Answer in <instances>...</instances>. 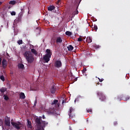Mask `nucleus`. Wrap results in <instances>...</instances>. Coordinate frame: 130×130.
Instances as JSON below:
<instances>
[{"label": "nucleus", "mask_w": 130, "mask_h": 130, "mask_svg": "<svg viewBox=\"0 0 130 130\" xmlns=\"http://www.w3.org/2000/svg\"><path fill=\"white\" fill-rule=\"evenodd\" d=\"M98 79L99 80V82H103V81H104V79H100L98 78Z\"/></svg>", "instance_id": "obj_32"}, {"label": "nucleus", "mask_w": 130, "mask_h": 130, "mask_svg": "<svg viewBox=\"0 0 130 130\" xmlns=\"http://www.w3.org/2000/svg\"><path fill=\"white\" fill-rule=\"evenodd\" d=\"M54 66H55V68H57V69H59V68H61V67L62 66L61 61L58 60H56L55 62Z\"/></svg>", "instance_id": "obj_6"}, {"label": "nucleus", "mask_w": 130, "mask_h": 130, "mask_svg": "<svg viewBox=\"0 0 130 130\" xmlns=\"http://www.w3.org/2000/svg\"><path fill=\"white\" fill-rule=\"evenodd\" d=\"M129 99V96H127L125 98V101H127V100H128Z\"/></svg>", "instance_id": "obj_30"}, {"label": "nucleus", "mask_w": 130, "mask_h": 130, "mask_svg": "<svg viewBox=\"0 0 130 130\" xmlns=\"http://www.w3.org/2000/svg\"><path fill=\"white\" fill-rule=\"evenodd\" d=\"M7 56H9V54L7 53Z\"/></svg>", "instance_id": "obj_46"}, {"label": "nucleus", "mask_w": 130, "mask_h": 130, "mask_svg": "<svg viewBox=\"0 0 130 130\" xmlns=\"http://www.w3.org/2000/svg\"><path fill=\"white\" fill-rule=\"evenodd\" d=\"M70 118H73L75 117L76 115H75V109L73 108V107L70 108V111L69 113Z\"/></svg>", "instance_id": "obj_3"}, {"label": "nucleus", "mask_w": 130, "mask_h": 130, "mask_svg": "<svg viewBox=\"0 0 130 130\" xmlns=\"http://www.w3.org/2000/svg\"><path fill=\"white\" fill-rule=\"evenodd\" d=\"M86 42L87 43H91L92 42V39H91V37H87L86 38Z\"/></svg>", "instance_id": "obj_18"}, {"label": "nucleus", "mask_w": 130, "mask_h": 130, "mask_svg": "<svg viewBox=\"0 0 130 130\" xmlns=\"http://www.w3.org/2000/svg\"><path fill=\"white\" fill-rule=\"evenodd\" d=\"M18 69H20L21 70H24V69H25L24 64H23L22 63H19L18 64Z\"/></svg>", "instance_id": "obj_16"}, {"label": "nucleus", "mask_w": 130, "mask_h": 130, "mask_svg": "<svg viewBox=\"0 0 130 130\" xmlns=\"http://www.w3.org/2000/svg\"><path fill=\"white\" fill-rule=\"evenodd\" d=\"M11 124L14 126L16 129H20L21 128V125H22L20 122H12Z\"/></svg>", "instance_id": "obj_4"}, {"label": "nucleus", "mask_w": 130, "mask_h": 130, "mask_svg": "<svg viewBox=\"0 0 130 130\" xmlns=\"http://www.w3.org/2000/svg\"><path fill=\"white\" fill-rule=\"evenodd\" d=\"M101 86H102V83H101Z\"/></svg>", "instance_id": "obj_49"}, {"label": "nucleus", "mask_w": 130, "mask_h": 130, "mask_svg": "<svg viewBox=\"0 0 130 130\" xmlns=\"http://www.w3.org/2000/svg\"><path fill=\"white\" fill-rule=\"evenodd\" d=\"M78 13L79 11H78V7H77L76 10L70 12V15H72V18H74L76 15H78Z\"/></svg>", "instance_id": "obj_8"}, {"label": "nucleus", "mask_w": 130, "mask_h": 130, "mask_svg": "<svg viewBox=\"0 0 130 130\" xmlns=\"http://www.w3.org/2000/svg\"><path fill=\"white\" fill-rule=\"evenodd\" d=\"M50 57H49V56H47V55H44L43 56V59H44V61H45V62H48V61H49V60H50Z\"/></svg>", "instance_id": "obj_9"}, {"label": "nucleus", "mask_w": 130, "mask_h": 130, "mask_svg": "<svg viewBox=\"0 0 130 130\" xmlns=\"http://www.w3.org/2000/svg\"><path fill=\"white\" fill-rule=\"evenodd\" d=\"M86 71H87V69L86 68H84L82 72V73H85Z\"/></svg>", "instance_id": "obj_33"}, {"label": "nucleus", "mask_w": 130, "mask_h": 130, "mask_svg": "<svg viewBox=\"0 0 130 130\" xmlns=\"http://www.w3.org/2000/svg\"><path fill=\"white\" fill-rule=\"evenodd\" d=\"M0 79L2 81H3V82L5 81V77L4 76V75H2L0 76Z\"/></svg>", "instance_id": "obj_28"}, {"label": "nucleus", "mask_w": 130, "mask_h": 130, "mask_svg": "<svg viewBox=\"0 0 130 130\" xmlns=\"http://www.w3.org/2000/svg\"><path fill=\"white\" fill-rule=\"evenodd\" d=\"M46 52L47 53L45 55H47L48 56L51 57L52 54V52L50 51V49H47L46 51Z\"/></svg>", "instance_id": "obj_12"}, {"label": "nucleus", "mask_w": 130, "mask_h": 130, "mask_svg": "<svg viewBox=\"0 0 130 130\" xmlns=\"http://www.w3.org/2000/svg\"><path fill=\"white\" fill-rule=\"evenodd\" d=\"M62 39H61V38L60 37H58L56 38V43L57 44H58V43H62Z\"/></svg>", "instance_id": "obj_13"}, {"label": "nucleus", "mask_w": 130, "mask_h": 130, "mask_svg": "<svg viewBox=\"0 0 130 130\" xmlns=\"http://www.w3.org/2000/svg\"><path fill=\"white\" fill-rule=\"evenodd\" d=\"M103 67H104V64H103Z\"/></svg>", "instance_id": "obj_50"}, {"label": "nucleus", "mask_w": 130, "mask_h": 130, "mask_svg": "<svg viewBox=\"0 0 130 130\" xmlns=\"http://www.w3.org/2000/svg\"><path fill=\"white\" fill-rule=\"evenodd\" d=\"M55 9V7L53 6H50L49 7H48V11H53Z\"/></svg>", "instance_id": "obj_17"}, {"label": "nucleus", "mask_w": 130, "mask_h": 130, "mask_svg": "<svg viewBox=\"0 0 130 130\" xmlns=\"http://www.w3.org/2000/svg\"><path fill=\"white\" fill-rule=\"evenodd\" d=\"M82 40H82L81 38H79L78 39V41H79V42H82Z\"/></svg>", "instance_id": "obj_31"}, {"label": "nucleus", "mask_w": 130, "mask_h": 130, "mask_svg": "<svg viewBox=\"0 0 130 130\" xmlns=\"http://www.w3.org/2000/svg\"><path fill=\"white\" fill-rule=\"evenodd\" d=\"M35 104H37V100L36 99L35 101Z\"/></svg>", "instance_id": "obj_37"}, {"label": "nucleus", "mask_w": 130, "mask_h": 130, "mask_svg": "<svg viewBox=\"0 0 130 130\" xmlns=\"http://www.w3.org/2000/svg\"><path fill=\"white\" fill-rule=\"evenodd\" d=\"M2 63V57H0V64Z\"/></svg>", "instance_id": "obj_38"}, {"label": "nucleus", "mask_w": 130, "mask_h": 130, "mask_svg": "<svg viewBox=\"0 0 130 130\" xmlns=\"http://www.w3.org/2000/svg\"><path fill=\"white\" fill-rule=\"evenodd\" d=\"M69 129H70V130H72V127L70 126V127H69Z\"/></svg>", "instance_id": "obj_42"}, {"label": "nucleus", "mask_w": 130, "mask_h": 130, "mask_svg": "<svg viewBox=\"0 0 130 130\" xmlns=\"http://www.w3.org/2000/svg\"><path fill=\"white\" fill-rule=\"evenodd\" d=\"M97 95L99 97V99L101 100V101H105V100H106V96L102 92L98 91L97 92Z\"/></svg>", "instance_id": "obj_2"}, {"label": "nucleus", "mask_w": 130, "mask_h": 130, "mask_svg": "<svg viewBox=\"0 0 130 130\" xmlns=\"http://www.w3.org/2000/svg\"><path fill=\"white\" fill-rule=\"evenodd\" d=\"M69 51H72V50H73V49H74V47H73V46L72 45H69L68 47H67Z\"/></svg>", "instance_id": "obj_20"}, {"label": "nucleus", "mask_w": 130, "mask_h": 130, "mask_svg": "<svg viewBox=\"0 0 130 130\" xmlns=\"http://www.w3.org/2000/svg\"><path fill=\"white\" fill-rule=\"evenodd\" d=\"M118 123H117V121H115L114 122V125H117Z\"/></svg>", "instance_id": "obj_34"}, {"label": "nucleus", "mask_w": 130, "mask_h": 130, "mask_svg": "<svg viewBox=\"0 0 130 130\" xmlns=\"http://www.w3.org/2000/svg\"><path fill=\"white\" fill-rule=\"evenodd\" d=\"M48 114H55V109L54 108H50L47 111Z\"/></svg>", "instance_id": "obj_7"}, {"label": "nucleus", "mask_w": 130, "mask_h": 130, "mask_svg": "<svg viewBox=\"0 0 130 130\" xmlns=\"http://www.w3.org/2000/svg\"><path fill=\"white\" fill-rule=\"evenodd\" d=\"M56 91V89L55 88V86L52 85L50 89L51 93H52V94H54Z\"/></svg>", "instance_id": "obj_14"}, {"label": "nucleus", "mask_w": 130, "mask_h": 130, "mask_svg": "<svg viewBox=\"0 0 130 130\" xmlns=\"http://www.w3.org/2000/svg\"><path fill=\"white\" fill-rule=\"evenodd\" d=\"M60 2H61V1H60V0H58V1H57V3H58V4H59V3H60Z\"/></svg>", "instance_id": "obj_40"}, {"label": "nucleus", "mask_w": 130, "mask_h": 130, "mask_svg": "<svg viewBox=\"0 0 130 130\" xmlns=\"http://www.w3.org/2000/svg\"><path fill=\"white\" fill-rule=\"evenodd\" d=\"M57 105H58V107H59V105L58 104Z\"/></svg>", "instance_id": "obj_48"}, {"label": "nucleus", "mask_w": 130, "mask_h": 130, "mask_svg": "<svg viewBox=\"0 0 130 130\" xmlns=\"http://www.w3.org/2000/svg\"><path fill=\"white\" fill-rule=\"evenodd\" d=\"M5 122L7 126H11V118L6 116L5 118Z\"/></svg>", "instance_id": "obj_5"}, {"label": "nucleus", "mask_w": 130, "mask_h": 130, "mask_svg": "<svg viewBox=\"0 0 130 130\" xmlns=\"http://www.w3.org/2000/svg\"><path fill=\"white\" fill-rule=\"evenodd\" d=\"M75 81H77L78 80V78H75Z\"/></svg>", "instance_id": "obj_45"}, {"label": "nucleus", "mask_w": 130, "mask_h": 130, "mask_svg": "<svg viewBox=\"0 0 130 130\" xmlns=\"http://www.w3.org/2000/svg\"><path fill=\"white\" fill-rule=\"evenodd\" d=\"M4 97L5 100L8 101L9 99V96H8V95H6L5 94L4 95Z\"/></svg>", "instance_id": "obj_27"}, {"label": "nucleus", "mask_w": 130, "mask_h": 130, "mask_svg": "<svg viewBox=\"0 0 130 130\" xmlns=\"http://www.w3.org/2000/svg\"><path fill=\"white\" fill-rule=\"evenodd\" d=\"M41 117L43 118V119H45V116H44V115H43ZM42 118H41V120H42Z\"/></svg>", "instance_id": "obj_36"}, {"label": "nucleus", "mask_w": 130, "mask_h": 130, "mask_svg": "<svg viewBox=\"0 0 130 130\" xmlns=\"http://www.w3.org/2000/svg\"><path fill=\"white\" fill-rule=\"evenodd\" d=\"M19 97L20 99H25L26 98V96H25V93L23 92H21L19 94Z\"/></svg>", "instance_id": "obj_15"}, {"label": "nucleus", "mask_w": 130, "mask_h": 130, "mask_svg": "<svg viewBox=\"0 0 130 130\" xmlns=\"http://www.w3.org/2000/svg\"><path fill=\"white\" fill-rule=\"evenodd\" d=\"M6 91H7L6 88L3 87L2 88L0 89V92H1V93H5Z\"/></svg>", "instance_id": "obj_22"}, {"label": "nucleus", "mask_w": 130, "mask_h": 130, "mask_svg": "<svg viewBox=\"0 0 130 130\" xmlns=\"http://www.w3.org/2000/svg\"><path fill=\"white\" fill-rule=\"evenodd\" d=\"M34 106H36V104H34Z\"/></svg>", "instance_id": "obj_47"}, {"label": "nucleus", "mask_w": 130, "mask_h": 130, "mask_svg": "<svg viewBox=\"0 0 130 130\" xmlns=\"http://www.w3.org/2000/svg\"><path fill=\"white\" fill-rule=\"evenodd\" d=\"M92 29H93V30H95V31H97V29H98V27L97 26V25L94 24L93 25V28H92Z\"/></svg>", "instance_id": "obj_25"}, {"label": "nucleus", "mask_w": 130, "mask_h": 130, "mask_svg": "<svg viewBox=\"0 0 130 130\" xmlns=\"http://www.w3.org/2000/svg\"><path fill=\"white\" fill-rule=\"evenodd\" d=\"M11 124H12V122H14V120L12 119H11Z\"/></svg>", "instance_id": "obj_41"}, {"label": "nucleus", "mask_w": 130, "mask_h": 130, "mask_svg": "<svg viewBox=\"0 0 130 130\" xmlns=\"http://www.w3.org/2000/svg\"><path fill=\"white\" fill-rule=\"evenodd\" d=\"M58 102V100H54L51 103L52 105H56Z\"/></svg>", "instance_id": "obj_19"}, {"label": "nucleus", "mask_w": 130, "mask_h": 130, "mask_svg": "<svg viewBox=\"0 0 130 130\" xmlns=\"http://www.w3.org/2000/svg\"><path fill=\"white\" fill-rule=\"evenodd\" d=\"M2 66H3V69H6V68H7L8 64L7 63V60H6V59H3Z\"/></svg>", "instance_id": "obj_10"}, {"label": "nucleus", "mask_w": 130, "mask_h": 130, "mask_svg": "<svg viewBox=\"0 0 130 130\" xmlns=\"http://www.w3.org/2000/svg\"><path fill=\"white\" fill-rule=\"evenodd\" d=\"M31 51L32 53H34V54H35V55H37V51H36V50H35V49H31Z\"/></svg>", "instance_id": "obj_21"}, {"label": "nucleus", "mask_w": 130, "mask_h": 130, "mask_svg": "<svg viewBox=\"0 0 130 130\" xmlns=\"http://www.w3.org/2000/svg\"><path fill=\"white\" fill-rule=\"evenodd\" d=\"M11 15L12 16H16V12L15 11H13L11 12Z\"/></svg>", "instance_id": "obj_29"}, {"label": "nucleus", "mask_w": 130, "mask_h": 130, "mask_svg": "<svg viewBox=\"0 0 130 130\" xmlns=\"http://www.w3.org/2000/svg\"><path fill=\"white\" fill-rule=\"evenodd\" d=\"M98 85H100V83L98 82L97 83H96V86H97Z\"/></svg>", "instance_id": "obj_39"}, {"label": "nucleus", "mask_w": 130, "mask_h": 130, "mask_svg": "<svg viewBox=\"0 0 130 130\" xmlns=\"http://www.w3.org/2000/svg\"><path fill=\"white\" fill-rule=\"evenodd\" d=\"M87 112H92V109H88L87 110Z\"/></svg>", "instance_id": "obj_35"}, {"label": "nucleus", "mask_w": 130, "mask_h": 130, "mask_svg": "<svg viewBox=\"0 0 130 130\" xmlns=\"http://www.w3.org/2000/svg\"><path fill=\"white\" fill-rule=\"evenodd\" d=\"M27 124L26 125L27 127H28L29 129H32V127H33V126H32L31 121L27 120Z\"/></svg>", "instance_id": "obj_11"}, {"label": "nucleus", "mask_w": 130, "mask_h": 130, "mask_svg": "<svg viewBox=\"0 0 130 130\" xmlns=\"http://www.w3.org/2000/svg\"><path fill=\"white\" fill-rule=\"evenodd\" d=\"M63 103H64V101H62V104H63Z\"/></svg>", "instance_id": "obj_43"}, {"label": "nucleus", "mask_w": 130, "mask_h": 130, "mask_svg": "<svg viewBox=\"0 0 130 130\" xmlns=\"http://www.w3.org/2000/svg\"><path fill=\"white\" fill-rule=\"evenodd\" d=\"M24 56L28 63H32L34 61V56L31 53V52L25 51L24 53Z\"/></svg>", "instance_id": "obj_1"}, {"label": "nucleus", "mask_w": 130, "mask_h": 130, "mask_svg": "<svg viewBox=\"0 0 130 130\" xmlns=\"http://www.w3.org/2000/svg\"><path fill=\"white\" fill-rule=\"evenodd\" d=\"M17 43L19 44V45H20V44H23V41L22 40H19L17 42Z\"/></svg>", "instance_id": "obj_26"}, {"label": "nucleus", "mask_w": 130, "mask_h": 130, "mask_svg": "<svg viewBox=\"0 0 130 130\" xmlns=\"http://www.w3.org/2000/svg\"><path fill=\"white\" fill-rule=\"evenodd\" d=\"M66 35H67L68 36H71L72 35V32L69 31H67L66 32Z\"/></svg>", "instance_id": "obj_24"}, {"label": "nucleus", "mask_w": 130, "mask_h": 130, "mask_svg": "<svg viewBox=\"0 0 130 130\" xmlns=\"http://www.w3.org/2000/svg\"><path fill=\"white\" fill-rule=\"evenodd\" d=\"M2 4H3V2H0V6H1V5H2Z\"/></svg>", "instance_id": "obj_44"}, {"label": "nucleus", "mask_w": 130, "mask_h": 130, "mask_svg": "<svg viewBox=\"0 0 130 130\" xmlns=\"http://www.w3.org/2000/svg\"><path fill=\"white\" fill-rule=\"evenodd\" d=\"M16 3H17V2H16L15 1H10V2H9V4H10V5H16Z\"/></svg>", "instance_id": "obj_23"}]
</instances>
